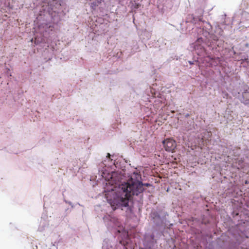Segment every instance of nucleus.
Listing matches in <instances>:
<instances>
[{"mask_svg":"<svg viewBox=\"0 0 249 249\" xmlns=\"http://www.w3.org/2000/svg\"><path fill=\"white\" fill-rule=\"evenodd\" d=\"M110 155L109 153H108V154H107V157L109 158V157H110Z\"/></svg>","mask_w":249,"mask_h":249,"instance_id":"423d86ee","label":"nucleus"},{"mask_svg":"<svg viewBox=\"0 0 249 249\" xmlns=\"http://www.w3.org/2000/svg\"><path fill=\"white\" fill-rule=\"evenodd\" d=\"M151 186L149 183H142L141 181H134L132 179L129 182L119 185L116 192L112 193L113 198H109V194L106 195L108 202L113 210L117 208L126 207L128 205L129 199L133 195L143 196V186Z\"/></svg>","mask_w":249,"mask_h":249,"instance_id":"f257e3e1","label":"nucleus"},{"mask_svg":"<svg viewBox=\"0 0 249 249\" xmlns=\"http://www.w3.org/2000/svg\"><path fill=\"white\" fill-rule=\"evenodd\" d=\"M243 14H245V16H246V15H249V13H246V12L244 13Z\"/></svg>","mask_w":249,"mask_h":249,"instance_id":"39448f33","label":"nucleus"},{"mask_svg":"<svg viewBox=\"0 0 249 249\" xmlns=\"http://www.w3.org/2000/svg\"><path fill=\"white\" fill-rule=\"evenodd\" d=\"M163 146L166 151L173 152L176 147V142L172 139L168 138L162 142Z\"/></svg>","mask_w":249,"mask_h":249,"instance_id":"f03ea898","label":"nucleus"},{"mask_svg":"<svg viewBox=\"0 0 249 249\" xmlns=\"http://www.w3.org/2000/svg\"><path fill=\"white\" fill-rule=\"evenodd\" d=\"M242 102L245 104H249V91L246 90L242 93Z\"/></svg>","mask_w":249,"mask_h":249,"instance_id":"7ed1b4c3","label":"nucleus"},{"mask_svg":"<svg viewBox=\"0 0 249 249\" xmlns=\"http://www.w3.org/2000/svg\"><path fill=\"white\" fill-rule=\"evenodd\" d=\"M103 0H95V1H94L90 4V7L92 10H95L97 6H98L99 4H100Z\"/></svg>","mask_w":249,"mask_h":249,"instance_id":"20e7f679","label":"nucleus"}]
</instances>
